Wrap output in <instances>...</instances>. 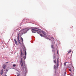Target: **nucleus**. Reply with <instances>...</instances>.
<instances>
[{
    "instance_id": "obj_1",
    "label": "nucleus",
    "mask_w": 76,
    "mask_h": 76,
    "mask_svg": "<svg viewBox=\"0 0 76 76\" xmlns=\"http://www.w3.org/2000/svg\"><path fill=\"white\" fill-rule=\"evenodd\" d=\"M23 51H25V54H23L22 50H20V57H21L20 64L23 69V70H24V69L26 70V65H25V60L26 59V51L25 48H24Z\"/></svg>"
},
{
    "instance_id": "obj_2",
    "label": "nucleus",
    "mask_w": 76,
    "mask_h": 76,
    "mask_svg": "<svg viewBox=\"0 0 76 76\" xmlns=\"http://www.w3.org/2000/svg\"><path fill=\"white\" fill-rule=\"evenodd\" d=\"M29 29H30L29 28H26L25 29L20 31L18 32L17 33L18 36L19 37V35H22L23 34H26L27 31H29Z\"/></svg>"
},
{
    "instance_id": "obj_3",
    "label": "nucleus",
    "mask_w": 76,
    "mask_h": 76,
    "mask_svg": "<svg viewBox=\"0 0 76 76\" xmlns=\"http://www.w3.org/2000/svg\"><path fill=\"white\" fill-rule=\"evenodd\" d=\"M59 59V58H57V66H56L54 65V69H57L58 68V66H59L58 64V60Z\"/></svg>"
},
{
    "instance_id": "obj_4",
    "label": "nucleus",
    "mask_w": 76,
    "mask_h": 76,
    "mask_svg": "<svg viewBox=\"0 0 76 76\" xmlns=\"http://www.w3.org/2000/svg\"><path fill=\"white\" fill-rule=\"evenodd\" d=\"M31 31L32 32H33V33L37 32L38 34H39V33L38 32V31L36 29H31Z\"/></svg>"
},
{
    "instance_id": "obj_5",
    "label": "nucleus",
    "mask_w": 76,
    "mask_h": 76,
    "mask_svg": "<svg viewBox=\"0 0 76 76\" xmlns=\"http://www.w3.org/2000/svg\"><path fill=\"white\" fill-rule=\"evenodd\" d=\"M18 42H19L20 44L21 45V42H20V40L19 39V38L18 36Z\"/></svg>"
},
{
    "instance_id": "obj_6",
    "label": "nucleus",
    "mask_w": 76,
    "mask_h": 76,
    "mask_svg": "<svg viewBox=\"0 0 76 76\" xmlns=\"http://www.w3.org/2000/svg\"><path fill=\"white\" fill-rule=\"evenodd\" d=\"M3 69H2L0 72L1 75H2L3 74Z\"/></svg>"
},
{
    "instance_id": "obj_7",
    "label": "nucleus",
    "mask_w": 76,
    "mask_h": 76,
    "mask_svg": "<svg viewBox=\"0 0 76 76\" xmlns=\"http://www.w3.org/2000/svg\"><path fill=\"white\" fill-rule=\"evenodd\" d=\"M42 34H43L44 35H46V33H45V32L43 31H42Z\"/></svg>"
},
{
    "instance_id": "obj_8",
    "label": "nucleus",
    "mask_w": 76,
    "mask_h": 76,
    "mask_svg": "<svg viewBox=\"0 0 76 76\" xmlns=\"http://www.w3.org/2000/svg\"><path fill=\"white\" fill-rule=\"evenodd\" d=\"M21 41H22V45L23 46V38L22 37L21 38Z\"/></svg>"
},
{
    "instance_id": "obj_9",
    "label": "nucleus",
    "mask_w": 76,
    "mask_h": 76,
    "mask_svg": "<svg viewBox=\"0 0 76 76\" xmlns=\"http://www.w3.org/2000/svg\"><path fill=\"white\" fill-rule=\"evenodd\" d=\"M14 41L15 42V44L17 45H18V43H17V41H16V39H14Z\"/></svg>"
},
{
    "instance_id": "obj_10",
    "label": "nucleus",
    "mask_w": 76,
    "mask_h": 76,
    "mask_svg": "<svg viewBox=\"0 0 76 76\" xmlns=\"http://www.w3.org/2000/svg\"><path fill=\"white\" fill-rule=\"evenodd\" d=\"M6 66V65H5V64L3 65L2 66V67H3V69H5Z\"/></svg>"
},
{
    "instance_id": "obj_11",
    "label": "nucleus",
    "mask_w": 76,
    "mask_h": 76,
    "mask_svg": "<svg viewBox=\"0 0 76 76\" xmlns=\"http://www.w3.org/2000/svg\"><path fill=\"white\" fill-rule=\"evenodd\" d=\"M71 52H72V50H69L68 51V53H71Z\"/></svg>"
},
{
    "instance_id": "obj_12",
    "label": "nucleus",
    "mask_w": 76,
    "mask_h": 76,
    "mask_svg": "<svg viewBox=\"0 0 76 76\" xmlns=\"http://www.w3.org/2000/svg\"><path fill=\"white\" fill-rule=\"evenodd\" d=\"M51 47L53 49H54V46L53 45H51Z\"/></svg>"
},
{
    "instance_id": "obj_13",
    "label": "nucleus",
    "mask_w": 76,
    "mask_h": 76,
    "mask_svg": "<svg viewBox=\"0 0 76 76\" xmlns=\"http://www.w3.org/2000/svg\"><path fill=\"white\" fill-rule=\"evenodd\" d=\"M53 61L56 64V60H54Z\"/></svg>"
},
{
    "instance_id": "obj_14",
    "label": "nucleus",
    "mask_w": 76,
    "mask_h": 76,
    "mask_svg": "<svg viewBox=\"0 0 76 76\" xmlns=\"http://www.w3.org/2000/svg\"><path fill=\"white\" fill-rule=\"evenodd\" d=\"M45 37V38H46V39H49V38H48V37L46 36Z\"/></svg>"
},
{
    "instance_id": "obj_15",
    "label": "nucleus",
    "mask_w": 76,
    "mask_h": 76,
    "mask_svg": "<svg viewBox=\"0 0 76 76\" xmlns=\"http://www.w3.org/2000/svg\"><path fill=\"white\" fill-rule=\"evenodd\" d=\"M13 67H15V66H16V65L15 64H14L13 65Z\"/></svg>"
},
{
    "instance_id": "obj_16",
    "label": "nucleus",
    "mask_w": 76,
    "mask_h": 76,
    "mask_svg": "<svg viewBox=\"0 0 76 76\" xmlns=\"http://www.w3.org/2000/svg\"><path fill=\"white\" fill-rule=\"evenodd\" d=\"M66 62L64 63V65L65 66H66Z\"/></svg>"
},
{
    "instance_id": "obj_17",
    "label": "nucleus",
    "mask_w": 76,
    "mask_h": 76,
    "mask_svg": "<svg viewBox=\"0 0 76 76\" xmlns=\"http://www.w3.org/2000/svg\"><path fill=\"white\" fill-rule=\"evenodd\" d=\"M6 72H8V70L7 69H6Z\"/></svg>"
},
{
    "instance_id": "obj_18",
    "label": "nucleus",
    "mask_w": 76,
    "mask_h": 76,
    "mask_svg": "<svg viewBox=\"0 0 76 76\" xmlns=\"http://www.w3.org/2000/svg\"><path fill=\"white\" fill-rule=\"evenodd\" d=\"M53 58L54 59L55 58V56H53Z\"/></svg>"
},
{
    "instance_id": "obj_19",
    "label": "nucleus",
    "mask_w": 76,
    "mask_h": 76,
    "mask_svg": "<svg viewBox=\"0 0 76 76\" xmlns=\"http://www.w3.org/2000/svg\"><path fill=\"white\" fill-rule=\"evenodd\" d=\"M65 74H66V72H64V75H65Z\"/></svg>"
},
{
    "instance_id": "obj_20",
    "label": "nucleus",
    "mask_w": 76,
    "mask_h": 76,
    "mask_svg": "<svg viewBox=\"0 0 76 76\" xmlns=\"http://www.w3.org/2000/svg\"><path fill=\"white\" fill-rule=\"evenodd\" d=\"M40 35L41 37H42V34H40Z\"/></svg>"
},
{
    "instance_id": "obj_21",
    "label": "nucleus",
    "mask_w": 76,
    "mask_h": 76,
    "mask_svg": "<svg viewBox=\"0 0 76 76\" xmlns=\"http://www.w3.org/2000/svg\"><path fill=\"white\" fill-rule=\"evenodd\" d=\"M69 71H70V72H71L72 71L71 70V69H69Z\"/></svg>"
},
{
    "instance_id": "obj_22",
    "label": "nucleus",
    "mask_w": 76,
    "mask_h": 76,
    "mask_svg": "<svg viewBox=\"0 0 76 76\" xmlns=\"http://www.w3.org/2000/svg\"><path fill=\"white\" fill-rule=\"evenodd\" d=\"M57 53L58 54V50H57Z\"/></svg>"
},
{
    "instance_id": "obj_23",
    "label": "nucleus",
    "mask_w": 76,
    "mask_h": 76,
    "mask_svg": "<svg viewBox=\"0 0 76 76\" xmlns=\"http://www.w3.org/2000/svg\"><path fill=\"white\" fill-rule=\"evenodd\" d=\"M51 38H53V39H54L53 38V37H51Z\"/></svg>"
},
{
    "instance_id": "obj_24",
    "label": "nucleus",
    "mask_w": 76,
    "mask_h": 76,
    "mask_svg": "<svg viewBox=\"0 0 76 76\" xmlns=\"http://www.w3.org/2000/svg\"><path fill=\"white\" fill-rule=\"evenodd\" d=\"M49 39V41H51V40L50 39Z\"/></svg>"
},
{
    "instance_id": "obj_25",
    "label": "nucleus",
    "mask_w": 76,
    "mask_h": 76,
    "mask_svg": "<svg viewBox=\"0 0 76 76\" xmlns=\"http://www.w3.org/2000/svg\"><path fill=\"white\" fill-rule=\"evenodd\" d=\"M6 63H8V62H7Z\"/></svg>"
},
{
    "instance_id": "obj_26",
    "label": "nucleus",
    "mask_w": 76,
    "mask_h": 76,
    "mask_svg": "<svg viewBox=\"0 0 76 76\" xmlns=\"http://www.w3.org/2000/svg\"><path fill=\"white\" fill-rule=\"evenodd\" d=\"M5 76H7V75H5Z\"/></svg>"
},
{
    "instance_id": "obj_27",
    "label": "nucleus",
    "mask_w": 76,
    "mask_h": 76,
    "mask_svg": "<svg viewBox=\"0 0 76 76\" xmlns=\"http://www.w3.org/2000/svg\"><path fill=\"white\" fill-rule=\"evenodd\" d=\"M17 76H19V75H17Z\"/></svg>"
},
{
    "instance_id": "obj_28",
    "label": "nucleus",
    "mask_w": 76,
    "mask_h": 76,
    "mask_svg": "<svg viewBox=\"0 0 76 76\" xmlns=\"http://www.w3.org/2000/svg\"><path fill=\"white\" fill-rule=\"evenodd\" d=\"M25 76H26V74H25Z\"/></svg>"
}]
</instances>
